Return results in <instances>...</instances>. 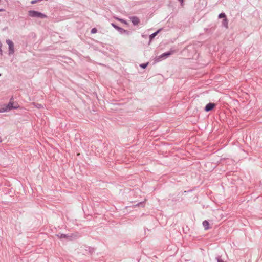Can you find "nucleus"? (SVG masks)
<instances>
[{"label":"nucleus","mask_w":262,"mask_h":262,"mask_svg":"<svg viewBox=\"0 0 262 262\" xmlns=\"http://www.w3.org/2000/svg\"><path fill=\"white\" fill-rule=\"evenodd\" d=\"M28 14L30 16L32 17H38L44 18L47 17L46 15L42 14L39 12L35 11L34 10L29 11L28 12Z\"/></svg>","instance_id":"obj_1"},{"label":"nucleus","mask_w":262,"mask_h":262,"mask_svg":"<svg viewBox=\"0 0 262 262\" xmlns=\"http://www.w3.org/2000/svg\"><path fill=\"white\" fill-rule=\"evenodd\" d=\"M6 42L9 46V54H13V53L14 52L13 42L9 39L7 40Z\"/></svg>","instance_id":"obj_2"},{"label":"nucleus","mask_w":262,"mask_h":262,"mask_svg":"<svg viewBox=\"0 0 262 262\" xmlns=\"http://www.w3.org/2000/svg\"><path fill=\"white\" fill-rule=\"evenodd\" d=\"M215 104L214 103H209L206 105L205 107V110L206 112H209L210 111H211L215 107Z\"/></svg>","instance_id":"obj_3"},{"label":"nucleus","mask_w":262,"mask_h":262,"mask_svg":"<svg viewBox=\"0 0 262 262\" xmlns=\"http://www.w3.org/2000/svg\"><path fill=\"white\" fill-rule=\"evenodd\" d=\"M130 19H131V21H132V23L134 25H137L140 23L139 19L138 17H135V16L132 17L130 18Z\"/></svg>","instance_id":"obj_4"},{"label":"nucleus","mask_w":262,"mask_h":262,"mask_svg":"<svg viewBox=\"0 0 262 262\" xmlns=\"http://www.w3.org/2000/svg\"><path fill=\"white\" fill-rule=\"evenodd\" d=\"M173 52L170 51L167 53H165L159 56L158 60H160L162 58H166L172 54Z\"/></svg>","instance_id":"obj_5"},{"label":"nucleus","mask_w":262,"mask_h":262,"mask_svg":"<svg viewBox=\"0 0 262 262\" xmlns=\"http://www.w3.org/2000/svg\"><path fill=\"white\" fill-rule=\"evenodd\" d=\"M203 226L204 227V229L205 230H208V229H209V223H208V221H204L203 222Z\"/></svg>","instance_id":"obj_6"},{"label":"nucleus","mask_w":262,"mask_h":262,"mask_svg":"<svg viewBox=\"0 0 262 262\" xmlns=\"http://www.w3.org/2000/svg\"><path fill=\"white\" fill-rule=\"evenodd\" d=\"M7 111H9V110L6 105H4L0 107V113H3Z\"/></svg>","instance_id":"obj_7"},{"label":"nucleus","mask_w":262,"mask_h":262,"mask_svg":"<svg viewBox=\"0 0 262 262\" xmlns=\"http://www.w3.org/2000/svg\"><path fill=\"white\" fill-rule=\"evenodd\" d=\"M7 107H8V109L9 111L11 110L12 108H15L16 107H13V103L11 102H9L7 105H6Z\"/></svg>","instance_id":"obj_8"},{"label":"nucleus","mask_w":262,"mask_h":262,"mask_svg":"<svg viewBox=\"0 0 262 262\" xmlns=\"http://www.w3.org/2000/svg\"><path fill=\"white\" fill-rule=\"evenodd\" d=\"M160 30H159L156 32H155L154 33H153L151 35H150V39L151 40L152 39L158 34V33L160 32Z\"/></svg>","instance_id":"obj_9"},{"label":"nucleus","mask_w":262,"mask_h":262,"mask_svg":"<svg viewBox=\"0 0 262 262\" xmlns=\"http://www.w3.org/2000/svg\"><path fill=\"white\" fill-rule=\"evenodd\" d=\"M223 24L226 28H228V20L226 18L223 20Z\"/></svg>","instance_id":"obj_10"},{"label":"nucleus","mask_w":262,"mask_h":262,"mask_svg":"<svg viewBox=\"0 0 262 262\" xmlns=\"http://www.w3.org/2000/svg\"><path fill=\"white\" fill-rule=\"evenodd\" d=\"M219 17L220 18H226V15L224 13H221L219 15Z\"/></svg>","instance_id":"obj_11"},{"label":"nucleus","mask_w":262,"mask_h":262,"mask_svg":"<svg viewBox=\"0 0 262 262\" xmlns=\"http://www.w3.org/2000/svg\"><path fill=\"white\" fill-rule=\"evenodd\" d=\"M97 29H96V28H93V29L91 30V33H92V34L96 33L97 32Z\"/></svg>","instance_id":"obj_12"},{"label":"nucleus","mask_w":262,"mask_h":262,"mask_svg":"<svg viewBox=\"0 0 262 262\" xmlns=\"http://www.w3.org/2000/svg\"><path fill=\"white\" fill-rule=\"evenodd\" d=\"M147 65H148V63H146V64H142L140 65V67H142L143 69H145V68H146Z\"/></svg>","instance_id":"obj_13"},{"label":"nucleus","mask_w":262,"mask_h":262,"mask_svg":"<svg viewBox=\"0 0 262 262\" xmlns=\"http://www.w3.org/2000/svg\"><path fill=\"white\" fill-rule=\"evenodd\" d=\"M119 20L120 21H121V23H124V24H127V22H126V21H125L124 20H123V19H119Z\"/></svg>","instance_id":"obj_14"},{"label":"nucleus","mask_w":262,"mask_h":262,"mask_svg":"<svg viewBox=\"0 0 262 262\" xmlns=\"http://www.w3.org/2000/svg\"><path fill=\"white\" fill-rule=\"evenodd\" d=\"M112 25H113V26L114 28H116V29H120L118 27L116 26V25H114V24H112Z\"/></svg>","instance_id":"obj_15"},{"label":"nucleus","mask_w":262,"mask_h":262,"mask_svg":"<svg viewBox=\"0 0 262 262\" xmlns=\"http://www.w3.org/2000/svg\"><path fill=\"white\" fill-rule=\"evenodd\" d=\"M36 2V1H32V2H31V3H32V4H34V3H35Z\"/></svg>","instance_id":"obj_16"},{"label":"nucleus","mask_w":262,"mask_h":262,"mask_svg":"<svg viewBox=\"0 0 262 262\" xmlns=\"http://www.w3.org/2000/svg\"><path fill=\"white\" fill-rule=\"evenodd\" d=\"M64 237H65V235H61V236H60V238Z\"/></svg>","instance_id":"obj_17"},{"label":"nucleus","mask_w":262,"mask_h":262,"mask_svg":"<svg viewBox=\"0 0 262 262\" xmlns=\"http://www.w3.org/2000/svg\"><path fill=\"white\" fill-rule=\"evenodd\" d=\"M179 1H180L181 2V3H183V0H179Z\"/></svg>","instance_id":"obj_18"},{"label":"nucleus","mask_w":262,"mask_h":262,"mask_svg":"<svg viewBox=\"0 0 262 262\" xmlns=\"http://www.w3.org/2000/svg\"><path fill=\"white\" fill-rule=\"evenodd\" d=\"M2 142V139H1V137H0V142Z\"/></svg>","instance_id":"obj_19"},{"label":"nucleus","mask_w":262,"mask_h":262,"mask_svg":"<svg viewBox=\"0 0 262 262\" xmlns=\"http://www.w3.org/2000/svg\"><path fill=\"white\" fill-rule=\"evenodd\" d=\"M3 11V9H0V12Z\"/></svg>","instance_id":"obj_20"}]
</instances>
